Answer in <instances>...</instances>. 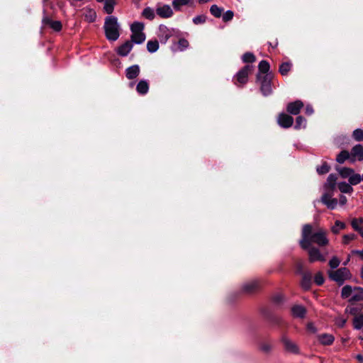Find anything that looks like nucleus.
Segmentation results:
<instances>
[{"mask_svg":"<svg viewBox=\"0 0 363 363\" xmlns=\"http://www.w3.org/2000/svg\"><path fill=\"white\" fill-rule=\"evenodd\" d=\"M329 240L325 230L320 228L313 231L311 225H305L302 230V238L300 240V245L302 249H308L312 244H316L319 247H323L328 244Z\"/></svg>","mask_w":363,"mask_h":363,"instance_id":"1","label":"nucleus"},{"mask_svg":"<svg viewBox=\"0 0 363 363\" xmlns=\"http://www.w3.org/2000/svg\"><path fill=\"white\" fill-rule=\"evenodd\" d=\"M104 30L106 37L108 40L116 41L120 35V26L118 19L113 16H107L104 22Z\"/></svg>","mask_w":363,"mask_h":363,"instance_id":"2","label":"nucleus"},{"mask_svg":"<svg viewBox=\"0 0 363 363\" xmlns=\"http://www.w3.org/2000/svg\"><path fill=\"white\" fill-rule=\"evenodd\" d=\"M341 297L351 303L363 301V289L346 285L342 289Z\"/></svg>","mask_w":363,"mask_h":363,"instance_id":"3","label":"nucleus"},{"mask_svg":"<svg viewBox=\"0 0 363 363\" xmlns=\"http://www.w3.org/2000/svg\"><path fill=\"white\" fill-rule=\"evenodd\" d=\"M144 24L140 22H134L131 26L130 30L132 32L131 41L136 43H143L145 40V35L143 33Z\"/></svg>","mask_w":363,"mask_h":363,"instance_id":"4","label":"nucleus"},{"mask_svg":"<svg viewBox=\"0 0 363 363\" xmlns=\"http://www.w3.org/2000/svg\"><path fill=\"white\" fill-rule=\"evenodd\" d=\"M253 71V66L247 65L239 70L234 76L235 84L238 86H242L245 84L248 81V76Z\"/></svg>","mask_w":363,"mask_h":363,"instance_id":"5","label":"nucleus"},{"mask_svg":"<svg viewBox=\"0 0 363 363\" xmlns=\"http://www.w3.org/2000/svg\"><path fill=\"white\" fill-rule=\"evenodd\" d=\"M272 78L271 74L262 76L261 74H257V80L260 83V91L264 96L270 95L272 92Z\"/></svg>","mask_w":363,"mask_h":363,"instance_id":"6","label":"nucleus"},{"mask_svg":"<svg viewBox=\"0 0 363 363\" xmlns=\"http://www.w3.org/2000/svg\"><path fill=\"white\" fill-rule=\"evenodd\" d=\"M329 277L331 279L341 285L345 280L350 278V272L348 269L342 267L335 271L330 272Z\"/></svg>","mask_w":363,"mask_h":363,"instance_id":"7","label":"nucleus"},{"mask_svg":"<svg viewBox=\"0 0 363 363\" xmlns=\"http://www.w3.org/2000/svg\"><path fill=\"white\" fill-rule=\"evenodd\" d=\"M308 259L310 262H314L316 261L325 262V257L320 252V250L314 247H309L308 249Z\"/></svg>","mask_w":363,"mask_h":363,"instance_id":"8","label":"nucleus"},{"mask_svg":"<svg viewBox=\"0 0 363 363\" xmlns=\"http://www.w3.org/2000/svg\"><path fill=\"white\" fill-rule=\"evenodd\" d=\"M174 33V29H170L164 25H160L159 26L157 36L162 43H166Z\"/></svg>","mask_w":363,"mask_h":363,"instance_id":"9","label":"nucleus"},{"mask_svg":"<svg viewBox=\"0 0 363 363\" xmlns=\"http://www.w3.org/2000/svg\"><path fill=\"white\" fill-rule=\"evenodd\" d=\"M277 123L281 128H289L293 125L294 118L286 113H281L277 118Z\"/></svg>","mask_w":363,"mask_h":363,"instance_id":"10","label":"nucleus"},{"mask_svg":"<svg viewBox=\"0 0 363 363\" xmlns=\"http://www.w3.org/2000/svg\"><path fill=\"white\" fill-rule=\"evenodd\" d=\"M156 13L161 18H167L173 15V11L170 6L164 4L157 6Z\"/></svg>","mask_w":363,"mask_h":363,"instance_id":"11","label":"nucleus"},{"mask_svg":"<svg viewBox=\"0 0 363 363\" xmlns=\"http://www.w3.org/2000/svg\"><path fill=\"white\" fill-rule=\"evenodd\" d=\"M303 107V103L301 100H296L289 103L286 106V111L290 114L298 115Z\"/></svg>","mask_w":363,"mask_h":363,"instance_id":"12","label":"nucleus"},{"mask_svg":"<svg viewBox=\"0 0 363 363\" xmlns=\"http://www.w3.org/2000/svg\"><path fill=\"white\" fill-rule=\"evenodd\" d=\"M259 283L257 280H252L245 283L242 286V291L246 294H251L257 290Z\"/></svg>","mask_w":363,"mask_h":363,"instance_id":"13","label":"nucleus"},{"mask_svg":"<svg viewBox=\"0 0 363 363\" xmlns=\"http://www.w3.org/2000/svg\"><path fill=\"white\" fill-rule=\"evenodd\" d=\"M321 201L330 209L335 208L337 205V200L336 199L332 198L328 194H324L322 196Z\"/></svg>","mask_w":363,"mask_h":363,"instance_id":"14","label":"nucleus"},{"mask_svg":"<svg viewBox=\"0 0 363 363\" xmlns=\"http://www.w3.org/2000/svg\"><path fill=\"white\" fill-rule=\"evenodd\" d=\"M82 12L84 19L86 21L89 23L95 21L96 18V13L93 9L90 7H85L82 9Z\"/></svg>","mask_w":363,"mask_h":363,"instance_id":"15","label":"nucleus"},{"mask_svg":"<svg viewBox=\"0 0 363 363\" xmlns=\"http://www.w3.org/2000/svg\"><path fill=\"white\" fill-rule=\"evenodd\" d=\"M140 74V67L135 65L128 67L125 70V76L129 79H135Z\"/></svg>","mask_w":363,"mask_h":363,"instance_id":"16","label":"nucleus"},{"mask_svg":"<svg viewBox=\"0 0 363 363\" xmlns=\"http://www.w3.org/2000/svg\"><path fill=\"white\" fill-rule=\"evenodd\" d=\"M133 48V43L132 42L127 41L123 45H121L120 47H118L117 50V52L121 56H126L131 51Z\"/></svg>","mask_w":363,"mask_h":363,"instance_id":"17","label":"nucleus"},{"mask_svg":"<svg viewBox=\"0 0 363 363\" xmlns=\"http://www.w3.org/2000/svg\"><path fill=\"white\" fill-rule=\"evenodd\" d=\"M353 157L352 161L357 159L359 161L363 160V146L362 145H356L353 147L351 152Z\"/></svg>","mask_w":363,"mask_h":363,"instance_id":"18","label":"nucleus"},{"mask_svg":"<svg viewBox=\"0 0 363 363\" xmlns=\"http://www.w3.org/2000/svg\"><path fill=\"white\" fill-rule=\"evenodd\" d=\"M283 344L284 345L285 349L290 352L292 353H298V348L297 345L292 342L291 340H289L287 337H284L282 339Z\"/></svg>","mask_w":363,"mask_h":363,"instance_id":"19","label":"nucleus"},{"mask_svg":"<svg viewBox=\"0 0 363 363\" xmlns=\"http://www.w3.org/2000/svg\"><path fill=\"white\" fill-rule=\"evenodd\" d=\"M43 23L44 26H49L55 31H60L62 28V24L58 21H52L48 17H45L43 19Z\"/></svg>","mask_w":363,"mask_h":363,"instance_id":"20","label":"nucleus"},{"mask_svg":"<svg viewBox=\"0 0 363 363\" xmlns=\"http://www.w3.org/2000/svg\"><path fill=\"white\" fill-rule=\"evenodd\" d=\"M194 4V0H173L172 6L175 10H180L183 6H193Z\"/></svg>","mask_w":363,"mask_h":363,"instance_id":"21","label":"nucleus"},{"mask_svg":"<svg viewBox=\"0 0 363 363\" xmlns=\"http://www.w3.org/2000/svg\"><path fill=\"white\" fill-rule=\"evenodd\" d=\"M291 313L294 317L303 318L306 315V308L300 305H295L291 308Z\"/></svg>","mask_w":363,"mask_h":363,"instance_id":"22","label":"nucleus"},{"mask_svg":"<svg viewBox=\"0 0 363 363\" xmlns=\"http://www.w3.org/2000/svg\"><path fill=\"white\" fill-rule=\"evenodd\" d=\"M311 278L312 275L310 272H306L303 274L301 284L302 288H303L305 290L310 289L311 285Z\"/></svg>","mask_w":363,"mask_h":363,"instance_id":"23","label":"nucleus"},{"mask_svg":"<svg viewBox=\"0 0 363 363\" xmlns=\"http://www.w3.org/2000/svg\"><path fill=\"white\" fill-rule=\"evenodd\" d=\"M136 90L140 94H145L149 90V83L147 80H140L136 86Z\"/></svg>","mask_w":363,"mask_h":363,"instance_id":"24","label":"nucleus"},{"mask_svg":"<svg viewBox=\"0 0 363 363\" xmlns=\"http://www.w3.org/2000/svg\"><path fill=\"white\" fill-rule=\"evenodd\" d=\"M189 46V43L186 40L182 38L180 39L177 43L172 47L174 52L183 51Z\"/></svg>","mask_w":363,"mask_h":363,"instance_id":"25","label":"nucleus"},{"mask_svg":"<svg viewBox=\"0 0 363 363\" xmlns=\"http://www.w3.org/2000/svg\"><path fill=\"white\" fill-rule=\"evenodd\" d=\"M334 337L330 334H321L318 336V340L321 344L330 345L334 342Z\"/></svg>","mask_w":363,"mask_h":363,"instance_id":"26","label":"nucleus"},{"mask_svg":"<svg viewBox=\"0 0 363 363\" xmlns=\"http://www.w3.org/2000/svg\"><path fill=\"white\" fill-rule=\"evenodd\" d=\"M104 10L108 13L111 14L113 13L114 10V6L116 5L115 0H104Z\"/></svg>","mask_w":363,"mask_h":363,"instance_id":"27","label":"nucleus"},{"mask_svg":"<svg viewBox=\"0 0 363 363\" xmlns=\"http://www.w3.org/2000/svg\"><path fill=\"white\" fill-rule=\"evenodd\" d=\"M259 73L261 74L262 76H264L265 74H269L268 73L269 70V64L266 60H262L259 63Z\"/></svg>","mask_w":363,"mask_h":363,"instance_id":"28","label":"nucleus"},{"mask_svg":"<svg viewBox=\"0 0 363 363\" xmlns=\"http://www.w3.org/2000/svg\"><path fill=\"white\" fill-rule=\"evenodd\" d=\"M337 179V177L334 174H330L328 179L327 182L325 184V187L330 189H333L336 184V181Z\"/></svg>","mask_w":363,"mask_h":363,"instance_id":"29","label":"nucleus"},{"mask_svg":"<svg viewBox=\"0 0 363 363\" xmlns=\"http://www.w3.org/2000/svg\"><path fill=\"white\" fill-rule=\"evenodd\" d=\"M346 228V224L340 220H336L335 224L331 227V231L334 234H338L340 230Z\"/></svg>","mask_w":363,"mask_h":363,"instance_id":"30","label":"nucleus"},{"mask_svg":"<svg viewBox=\"0 0 363 363\" xmlns=\"http://www.w3.org/2000/svg\"><path fill=\"white\" fill-rule=\"evenodd\" d=\"M338 189L342 193L351 194L353 191V188L350 184L345 182H340L338 184Z\"/></svg>","mask_w":363,"mask_h":363,"instance_id":"31","label":"nucleus"},{"mask_svg":"<svg viewBox=\"0 0 363 363\" xmlns=\"http://www.w3.org/2000/svg\"><path fill=\"white\" fill-rule=\"evenodd\" d=\"M342 178H350L354 170L349 167H341L337 169Z\"/></svg>","mask_w":363,"mask_h":363,"instance_id":"32","label":"nucleus"},{"mask_svg":"<svg viewBox=\"0 0 363 363\" xmlns=\"http://www.w3.org/2000/svg\"><path fill=\"white\" fill-rule=\"evenodd\" d=\"M350 157V153L347 150H342L341 151L336 157V161L342 164L345 162V160L349 159Z\"/></svg>","mask_w":363,"mask_h":363,"instance_id":"33","label":"nucleus"},{"mask_svg":"<svg viewBox=\"0 0 363 363\" xmlns=\"http://www.w3.org/2000/svg\"><path fill=\"white\" fill-rule=\"evenodd\" d=\"M159 48V43L157 40H149L147 43V49L150 52H155Z\"/></svg>","mask_w":363,"mask_h":363,"instance_id":"34","label":"nucleus"},{"mask_svg":"<svg viewBox=\"0 0 363 363\" xmlns=\"http://www.w3.org/2000/svg\"><path fill=\"white\" fill-rule=\"evenodd\" d=\"M354 328L359 330L363 327V315H356L353 320Z\"/></svg>","mask_w":363,"mask_h":363,"instance_id":"35","label":"nucleus"},{"mask_svg":"<svg viewBox=\"0 0 363 363\" xmlns=\"http://www.w3.org/2000/svg\"><path fill=\"white\" fill-rule=\"evenodd\" d=\"M223 9L217 5H213L210 9L211 13L216 18H220L223 13Z\"/></svg>","mask_w":363,"mask_h":363,"instance_id":"36","label":"nucleus"},{"mask_svg":"<svg viewBox=\"0 0 363 363\" xmlns=\"http://www.w3.org/2000/svg\"><path fill=\"white\" fill-rule=\"evenodd\" d=\"M362 180V176L361 177L359 174H354L353 172L349 178V182L351 185H357Z\"/></svg>","mask_w":363,"mask_h":363,"instance_id":"37","label":"nucleus"},{"mask_svg":"<svg viewBox=\"0 0 363 363\" xmlns=\"http://www.w3.org/2000/svg\"><path fill=\"white\" fill-rule=\"evenodd\" d=\"M291 68V64L289 62H284L279 67V72L282 75H286Z\"/></svg>","mask_w":363,"mask_h":363,"instance_id":"38","label":"nucleus"},{"mask_svg":"<svg viewBox=\"0 0 363 363\" xmlns=\"http://www.w3.org/2000/svg\"><path fill=\"white\" fill-rule=\"evenodd\" d=\"M306 120L303 116H298L296 119V124L294 128L296 129H300L301 128L306 127Z\"/></svg>","mask_w":363,"mask_h":363,"instance_id":"39","label":"nucleus"},{"mask_svg":"<svg viewBox=\"0 0 363 363\" xmlns=\"http://www.w3.org/2000/svg\"><path fill=\"white\" fill-rule=\"evenodd\" d=\"M143 16L147 19L152 20L155 18V11L150 7L145 8L143 11Z\"/></svg>","mask_w":363,"mask_h":363,"instance_id":"40","label":"nucleus"},{"mask_svg":"<svg viewBox=\"0 0 363 363\" xmlns=\"http://www.w3.org/2000/svg\"><path fill=\"white\" fill-rule=\"evenodd\" d=\"M352 137L356 141L363 140V130L360 128L355 129L352 133Z\"/></svg>","mask_w":363,"mask_h":363,"instance_id":"41","label":"nucleus"},{"mask_svg":"<svg viewBox=\"0 0 363 363\" xmlns=\"http://www.w3.org/2000/svg\"><path fill=\"white\" fill-rule=\"evenodd\" d=\"M330 169V166L326 162H324L321 166L316 168V171L319 174H324L328 173Z\"/></svg>","mask_w":363,"mask_h":363,"instance_id":"42","label":"nucleus"},{"mask_svg":"<svg viewBox=\"0 0 363 363\" xmlns=\"http://www.w3.org/2000/svg\"><path fill=\"white\" fill-rule=\"evenodd\" d=\"M357 235L354 233L344 235L342 237V243L344 245L349 244L352 240L356 239Z\"/></svg>","mask_w":363,"mask_h":363,"instance_id":"43","label":"nucleus"},{"mask_svg":"<svg viewBox=\"0 0 363 363\" xmlns=\"http://www.w3.org/2000/svg\"><path fill=\"white\" fill-rule=\"evenodd\" d=\"M242 59L244 62H253L255 61V56L252 52H246Z\"/></svg>","mask_w":363,"mask_h":363,"instance_id":"44","label":"nucleus"},{"mask_svg":"<svg viewBox=\"0 0 363 363\" xmlns=\"http://www.w3.org/2000/svg\"><path fill=\"white\" fill-rule=\"evenodd\" d=\"M335 323L340 328H343L347 322V319L342 316H337L334 320Z\"/></svg>","mask_w":363,"mask_h":363,"instance_id":"45","label":"nucleus"},{"mask_svg":"<svg viewBox=\"0 0 363 363\" xmlns=\"http://www.w3.org/2000/svg\"><path fill=\"white\" fill-rule=\"evenodd\" d=\"M359 312V308H357V307L352 306V305H350V306H348L346 308H345V313H349V314H351V315H358L357 313Z\"/></svg>","mask_w":363,"mask_h":363,"instance_id":"46","label":"nucleus"},{"mask_svg":"<svg viewBox=\"0 0 363 363\" xmlns=\"http://www.w3.org/2000/svg\"><path fill=\"white\" fill-rule=\"evenodd\" d=\"M221 16H222L223 21L224 22H228L233 19L234 13L232 11L229 10V11H227L226 12H225Z\"/></svg>","mask_w":363,"mask_h":363,"instance_id":"47","label":"nucleus"},{"mask_svg":"<svg viewBox=\"0 0 363 363\" xmlns=\"http://www.w3.org/2000/svg\"><path fill=\"white\" fill-rule=\"evenodd\" d=\"M314 281L318 286L322 285L324 283V277L321 272H318L315 275Z\"/></svg>","mask_w":363,"mask_h":363,"instance_id":"48","label":"nucleus"},{"mask_svg":"<svg viewBox=\"0 0 363 363\" xmlns=\"http://www.w3.org/2000/svg\"><path fill=\"white\" fill-rule=\"evenodd\" d=\"M340 262L339 259L336 257H334L330 260L329 265L332 269H335L339 266Z\"/></svg>","mask_w":363,"mask_h":363,"instance_id":"49","label":"nucleus"},{"mask_svg":"<svg viewBox=\"0 0 363 363\" xmlns=\"http://www.w3.org/2000/svg\"><path fill=\"white\" fill-rule=\"evenodd\" d=\"M193 22L196 24H201L204 22V18L203 16H198L193 18Z\"/></svg>","mask_w":363,"mask_h":363,"instance_id":"50","label":"nucleus"},{"mask_svg":"<svg viewBox=\"0 0 363 363\" xmlns=\"http://www.w3.org/2000/svg\"><path fill=\"white\" fill-rule=\"evenodd\" d=\"M306 114L311 116L313 113V108L311 105H307L305 110Z\"/></svg>","mask_w":363,"mask_h":363,"instance_id":"51","label":"nucleus"},{"mask_svg":"<svg viewBox=\"0 0 363 363\" xmlns=\"http://www.w3.org/2000/svg\"><path fill=\"white\" fill-rule=\"evenodd\" d=\"M352 255H357L360 257L362 259H363V249L362 250H354L352 251Z\"/></svg>","mask_w":363,"mask_h":363,"instance_id":"52","label":"nucleus"},{"mask_svg":"<svg viewBox=\"0 0 363 363\" xmlns=\"http://www.w3.org/2000/svg\"><path fill=\"white\" fill-rule=\"evenodd\" d=\"M347 201V199L346 196H342V195L340 196V205H342V206L345 205Z\"/></svg>","mask_w":363,"mask_h":363,"instance_id":"53","label":"nucleus"},{"mask_svg":"<svg viewBox=\"0 0 363 363\" xmlns=\"http://www.w3.org/2000/svg\"><path fill=\"white\" fill-rule=\"evenodd\" d=\"M283 299V297L281 295L279 294V295H276L275 296H274L273 298V300L274 302L276 303H279L282 301Z\"/></svg>","mask_w":363,"mask_h":363,"instance_id":"54","label":"nucleus"},{"mask_svg":"<svg viewBox=\"0 0 363 363\" xmlns=\"http://www.w3.org/2000/svg\"><path fill=\"white\" fill-rule=\"evenodd\" d=\"M357 359L361 363L363 362V356L362 354H357L356 356Z\"/></svg>","mask_w":363,"mask_h":363,"instance_id":"55","label":"nucleus"},{"mask_svg":"<svg viewBox=\"0 0 363 363\" xmlns=\"http://www.w3.org/2000/svg\"><path fill=\"white\" fill-rule=\"evenodd\" d=\"M301 269H302V264H301V263H300V264H298V272H301Z\"/></svg>","mask_w":363,"mask_h":363,"instance_id":"56","label":"nucleus"},{"mask_svg":"<svg viewBox=\"0 0 363 363\" xmlns=\"http://www.w3.org/2000/svg\"><path fill=\"white\" fill-rule=\"evenodd\" d=\"M361 277L363 279V267L362 268V270H361Z\"/></svg>","mask_w":363,"mask_h":363,"instance_id":"57","label":"nucleus"},{"mask_svg":"<svg viewBox=\"0 0 363 363\" xmlns=\"http://www.w3.org/2000/svg\"><path fill=\"white\" fill-rule=\"evenodd\" d=\"M98 2H102L104 1V0H96Z\"/></svg>","mask_w":363,"mask_h":363,"instance_id":"58","label":"nucleus"},{"mask_svg":"<svg viewBox=\"0 0 363 363\" xmlns=\"http://www.w3.org/2000/svg\"><path fill=\"white\" fill-rule=\"evenodd\" d=\"M349 261V259L345 262V264H347V262Z\"/></svg>","mask_w":363,"mask_h":363,"instance_id":"59","label":"nucleus"},{"mask_svg":"<svg viewBox=\"0 0 363 363\" xmlns=\"http://www.w3.org/2000/svg\"><path fill=\"white\" fill-rule=\"evenodd\" d=\"M199 1H200L201 3H202V2L203 1V0H199Z\"/></svg>","mask_w":363,"mask_h":363,"instance_id":"60","label":"nucleus"},{"mask_svg":"<svg viewBox=\"0 0 363 363\" xmlns=\"http://www.w3.org/2000/svg\"><path fill=\"white\" fill-rule=\"evenodd\" d=\"M362 180H363V174H362Z\"/></svg>","mask_w":363,"mask_h":363,"instance_id":"61","label":"nucleus"}]
</instances>
